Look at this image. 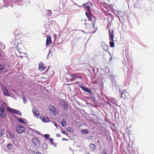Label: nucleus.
Here are the masks:
<instances>
[{
  "instance_id": "nucleus-1",
  "label": "nucleus",
  "mask_w": 154,
  "mask_h": 154,
  "mask_svg": "<svg viewBox=\"0 0 154 154\" xmlns=\"http://www.w3.org/2000/svg\"><path fill=\"white\" fill-rule=\"evenodd\" d=\"M90 4H91L87 3L83 5V6H85V7L87 10V12H85V14L88 20L85 24L86 28L89 29L91 33H94L97 30V28L94 27L96 20L90 11Z\"/></svg>"
},
{
  "instance_id": "nucleus-13",
  "label": "nucleus",
  "mask_w": 154,
  "mask_h": 154,
  "mask_svg": "<svg viewBox=\"0 0 154 154\" xmlns=\"http://www.w3.org/2000/svg\"><path fill=\"white\" fill-rule=\"evenodd\" d=\"M84 91L90 94H91L92 92L91 90L87 88H86L82 86H79Z\"/></svg>"
},
{
  "instance_id": "nucleus-25",
  "label": "nucleus",
  "mask_w": 154,
  "mask_h": 154,
  "mask_svg": "<svg viewBox=\"0 0 154 154\" xmlns=\"http://www.w3.org/2000/svg\"><path fill=\"white\" fill-rule=\"evenodd\" d=\"M83 132V133L86 134L88 133V131L87 129H85V130H82V132Z\"/></svg>"
},
{
  "instance_id": "nucleus-16",
  "label": "nucleus",
  "mask_w": 154,
  "mask_h": 154,
  "mask_svg": "<svg viewBox=\"0 0 154 154\" xmlns=\"http://www.w3.org/2000/svg\"><path fill=\"white\" fill-rule=\"evenodd\" d=\"M40 118L44 122H48L49 121V119L47 117H45L44 118H42L41 117H40Z\"/></svg>"
},
{
  "instance_id": "nucleus-7",
  "label": "nucleus",
  "mask_w": 154,
  "mask_h": 154,
  "mask_svg": "<svg viewBox=\"0 0 154 154\" xmlns=\"http://www.w3.org/2000/svg\"><path fill=\"white\" fill-rule=\"evenodd\" d=\"M32 112L34 116L35 117H38L39 116V112L35 108L32 109Z\"/></svg>"
},
{
  "instance_id": "nucleus-27",
  "label": "nucleus",
  "mask_w": 154,
  "mask_h": 154,
  "mask_svg": "<svg viewBox=\"0 0 154 154\" xmlns=\"http://www.w3.org/2000/svg\"><path fill=\"white\" fill-rule=\"evenodd\" d=\"M5 68L4 65H0V71L2 70Z\"/></svg>"
},
{
  "instance_id": "nucleus-38",
  "label": "nucleus",
  "mask_w": 154,
  "mask_h": 154,
  "mask_svg": "<svg viewBox=\"0 0 154 154\" xmlns=\"http://www.w3.org/2000/svg\"><path fill=\"white\" fill-rule=\"evenodd\" d=\"M35 154H41V153L39 152H36Z\"/></svg>"
},
{
  "instance_id": "nucleus-10",
  "label": "nucleus",
  "mask_w": 154,
  "mask_h": 154,
  "mask_svg": "<svg viewBox=\"0 0 154 154\" xmlns=\"http://www.w3.org/2000/svg\"><path fill=\"white\" fill-rule=\"evenodd\" d=\"M52 43V41L51 40V37L49 35H48L47 36L45 45H46L48 46L49 45L51 44Z\"/></svg>"
},
{
  "instance_id": "nucleus-21",
  "label": "nucleus",
  "mask_w": 154,
  "mask_h": 154,
  "mask_svg": "<svg viewBox=\"0 0 154 154\" xmlns=\"http://www.w3.org/2000/svg\"><path fill=\"white\" fill-rule=\"evenodd\" d=\"M15 35L16 36H17L20 34V31L19 30H17L14 32Z\"/></svg>"
},
{
  "instance_id": "nucleus-14",
  "label": "nucleus",
  "mask_w": 154,
  "mask_h": 154,
  "mask_svg": "<svg viewBox=\"0 0 154 154\" xmlns=\"http://www.w3.org/2000/svg\"><path fill=\"white\" fill-rule=\"evenodd\" d=\"M89 147L92 151H94L96 148V145L94 144L93 143H91L90 144Z\"/></svg>"
},
{
  "instance_id": "nucleus-18",
  "label": "nucleus",
  "mask_w": 154,
  "mask_h": 154,
  "mask_svg": "<svg viewBox=\"0 0 154 154\" xmlns=\"http://www.w3.org/2000/svg\"><path fill=\"white\" fill-rule=\"evenodd\" d=\"M128 94L126 90H124L121 93V96H128Z\"/></svg>"
},
{
  "instance_id": "nucleus-11",
  "label": "nucleus",
  "mask_w": 154,
  "mask_h": 154,
  "mask_svg": "<svg viewBox=\"0 0 154 154\" xmlns=\"http://www.w3.org/2000/svg\"><path fill=\"white\" fill-rule=\"evenodd\" d=\"M1 86L4 95L6 96H8L9 93L7 89L5 88L3 85H1Z\"/></svg>"
},
{
  "instance_id": "nucleus-23",
  "label": "nucleus",
  "mask_w": 154,
  "mask_h": 154,
  "mask_svg": "<svg viewBox=\"0 0 154 154\" xmlns=\"http://www.w3.org/2000/svg\"><path fill=\"white\" fill-rule=\"evenodd\" d=\"M113 8V5H108L107 6V9L109 10L112 9Z\"/></svg>"
},
{
  "instance_id": "nucleus-37",
  "label": "nucleus",
  "mask_w": 154,
  "mask_h": 154,
  "mask_svg": "<svg viewBox=\"0 0 154 154\" xmlns=\"http://www.w3.org/2000/svg\"><path fill=\"white\" fill-rule=\"evenodd\" d=\"M57 137H60L61 136V134H57Z\"/></svg>"
},
{
  "instance_id": "nucleus-29",
  "label": "nucleus",
  "mask_w": 154,
  "mask_h": 154,
  "mask_svg": "<svg viewBox=\"0 0 154 154\" xmlns=\"http://www.w3.org/2000/svg\"><path fill=\"white\" fill-rule=\"evenodd\" d=\"M50 141L51 144H53V141H54V139L52 138H50L49 139Z\"/></svg>"
},
{
  "instance_id": "nucleus-26",
  "label": "nucleus",
  "mask_w": 154,
  "mask_h": 154,
  "mask_svg": "<svg viewBox=\"0 0 154 154\" xmlns=\"http://www.w3.org/2000/svg\"><path fill=\"white\" fill-rule=\"evenodd\" d=\"M17 120L20 122L23 123H25L24 121L22 119L18 118Z\"/></svg>"
},
{
  "instance_id": "nucleus-40",
  "label": "nucleus",
  "mask_w": 154,
  "mask_h": 154,
  "mask_svg": "<svg viewBox=\"0 0 154 154\" xmlns=\"http://www.w3.org/2000/svg\"><path fill=\"white\" fill-rule=\"evenodd\" d=\"M54 125L57 128V125L56 123H54Z\"/></svg>"
},
{
  "instance_id": "nucleus-45",
  "label": "nucleus",
  "mask_w": 154,
  "mask_h": 154,
  "mask_svg": "<svg viewBox=\"0 0 154 154\" xmlns=\"http://www.w3.org/2000/svg\"><path fill=\"white\" fill-rule=\"evenodd\" d=\"M98 143H100V141H98Z\"/></svg>"
},
{
  "instance_id": "nucleus-12",
  "label": "nucleus",
  "mask_w": 154,
  "mask_h": 154,
  "mask_svg": "<svg viewBox=\"0 0 154 154\" xmlns=\"http://www.w3.org/2000/svg\"><path fill=\"white\" fill-rule=\"evenodd\" d=\"M113 30H110L109 31V39L111 40L112 39L114 38V34H113Z\"/></svg>"
},
{
  "instance_id": "nucleus-33",
  "label": "nucleus",
  "mask_w": 154,
  "mask_h": 154,
  "mask_svg": "<svg viewBox=\"0 0 154 154\" xmlns=\"http://www.w3.org/2000/svg\"><path fill=\"white\" fill-rule=\"evenodd\" d=\"M48 14H49V15H51V14H52V12H51V11L48 10Z\"/></svg>"
},
{
  "instance_id": "nucleus-43",
  "label": "nucleus",
  "mask_w": 154,
  "mask_h": 154,
  "mask_svg": "<svg viewBox=\"0 0 154 154\" xmlns=\"http://www.w3.org/2000/svg\"><path fill=\"white\" fill-rule=\"evenodd\" d=\"M76 83L77 84H79V82H78V81H76Z\"/></svg>"
},
{
  "instance_id": "nucleus-22",
  "label": "nucleus",
  "mask_w": 154,
  "mask_h": 154,
  "mask_svg": "<svg viewBox=\"0 0 154 154\" xmlns=\"http://www.w3.org/2000/svg\"><path fill=\"white\" fill-rule=\"evenodd\" d=\"M7 109L10 112H11L13 113H14V110H15V109H13L11 108H10V107H8L7 108Z\"/></svg>"
},
{
  "instance_id": "nucleus-2",
  "label": "nucleus",
  "mask_w": 154,
  "mask_h": 154,
  "mask_svg": "<svg viewBox=\"0 0 154 154\" xmlns=\"http://www.w3.org/2000/svg\"><path fill=\"white\" fill-rule=\"evenodd\" d=\"M16 130L19 133H22L25 131V128L22 125H18L16 127Z\"/></svg>"
},
{
  "instance_id": "nucleus-6",
  "label": "nucleus",
  "mask_w": 154,
  "mask_h": 154,
  "mask_svg": "<svg viewBox=\"0 0 154 154\" xmlns=\"http://www.w3.org/2000/svg\"><path fill=\"white\" fill-rule=\"evenodd\" d=\"M38 68L39 70L43 71L45 69L46 66L42 62H40L38 63Z\"/></svg>"
},
{
  "instance_id": "nucleus-24",
  "label": "nucleus",
  "mask_w": 154,
  "mask_h": 154,
  "mask_svg": "<svg viewBox=\"0 0 154 154\" xmlns=\"http://www.w3.org/2000/svg\"><path fill=\"white\" fill-rule=\"evenodd\" d=\"M12 147V145L11 144H9L7 146V148L8 150H11Z\"/></svg>"
},
{
  "instance_id": "nucleus-19",
  "label": "nucleus",
  "mask_w": 154,
  "mask_h": 154,
  "mask_svg": "<svg viewBox=\"0 0 154 154\" xmlns=\"http://www.w3.org/2000/svg\"><path fill=\"white\" fill-rule=\"evenodd\" d=\"M103 49L106 51H107L109 48V46L105 44L103 45Z\"/></svg>"
},
{
  "instance_id": "nucleus-31",
  "label": "nucleus",
  "mask_w": 154,
  "mask_h": 154,
  "mask_svg": "<svg viewBox=\"0 0 154 154\" xmlns=\"http://www.w3.org/2000/svg\"><path fill=\"white\" fill-rule=\"evenodd\" d=\"M44 136L46 139H48L49 138V135L48 134H46L44 135Z\"/></svg>"
},
{
  "instance_id": "nucleus-42",
  "label": "nucleus",
  "mask_w": 154,
  "mask_h": 154,
  "mask_svg": "<svg viewBox=\"0 0 154 154\" xmlns=\"http://www.w3.org/2000/svg\"><path fill=\"white\" fill-rule=\"evenodd\" d=\"M14 135L12 134V136H11V137H14Z\"/></svg>"
},
{
  "instance_id": "nucleus-9",
  "label": "nucleus",
  "mask_w": 154,
  "mask_h": 154,
  "mask_svg": "<svg viewBox=\"0 0 154 154\" xmlns=\"http://www.w3.org/2000/svg\"><path fill=\"white\" fill-rule=\"evenodd\" d=\"M71 78L69 79V80L72 82V81L74 80L75 79L77 78H79L80 79H82V77L81 76H78L77 75V74H73L71 75Z\"/></svg>"
},
{
  "instance_id": "nucleus-28",
  "label": "nucleus",
  "mask_w": 154,
  "mask_h": 154,
  "mask_svg": "<svg viewBox=\"0 0 154 154\" xmlns=\"http://www.w3.org/2000/svg\"><path fill=\"white\" fill-rule=\"evenodd\" d=\"M42 146L43 148H44V147H45V148H46V147H47V145L45 143H43L42 145Z\"/></svg>"
},
{
  "instance_id": "nucleus-3",
  "label": "nucleus",
  "mask_w": 154,
  "mask_h": 154,
  "mask_svg": "<svg viewBox=\"0 0 154 154\" xmlns=\"http://www.w3.org/2000/svg\"><path fill=\"white\" fill-rule=\"evenodd\" d=\"M49 109L53 114L56 115L57 114L55 108L52 105H51L49 106Z\"/></svg>"
},
{
  "instance_id": "nucleus-44",
  "label": "nucleus",
  "mask_w": 154,
  "mask_h": 154,
  "mask_svg": "<svg viewBox=\"0 0 154 154\" xmlns=\"http://www.w3.org/2000/svg\"><path fill=\"white\" fill-rule=\"evenodd\" d=\"M86 154H90V153H86Z\"/></svg>"
},
{
  "instance_id": "nucleus-17",
  "label": "nucleus",
  "mask_w": 154,
  "mask_h": 154,
  "mask_svg": "<svg viewBox=\"0 0 154 154\" xmlns=\"http://www.w3.org/2000/svg\"><path fill=\"white\" fill-rule=\"evenodd\" d=\"M61 125L62 127H65L66 125V120L65 119H63L61 121Z\"/></svg>"
},
{
  "instance_id": "nucleus-30",
  "label": "nucleus",
  "mask_w": 154,
  "mask_h": 154,
  "mask_svg": "<svg viewBox=\"0 0 154 154\" xmlns=\"http://www.w3.org/2000/svg\"><path fill=\"white\" fill-rule=\"evenodd\" d=\"M62 133V134H65V135H68V134L67 133H66L65 131L62 130L61 131Z\"/></svg>"
},
{
  "instance_id": "nucleus-8",
  "label": "nucleus",
  "mask_w": 154,
  "mask_h": 154,
  "mask_svg": "<svg viewBox=\"0 0 154 154\" xmlns=\"http://www.w3.org/2000/svg\"><path fill=\"white\" fill-rule=\"evenodd\" d=\"M0 116L2 117H3L5 116L6 114L5 113V109L4 107H0Z\"/></svg>"
},
{
  "instance_id": "nucleus-41",
  "label": "nucleus",
  "mask_w": 154,
  "mask_h": 154,
  "mask_svg": "<svg viewBox=\"0 0 154 154\" xmlns=\"http://www.w3.org/2000/svg\"><path fill=\"white\" fill-rule=\"evenodd\" d=\"M71 128H67V130L68 131H69L70 130V129Z\"/></svg>"
},
{
  "instance_id": "nucleus-4",
  "label": "nucleus",
  "mask_w": 154,
  "mask_h": 154,
  "mask_svg": "<svg viewBox=\"0 0 154 154\" xmlns=\"http://www.w3.org/2000/svg\"><path fill=\"white\" fill-rule=\"evenodd\" d=\"M32 141L33 144L35 146H39L40 142L38 139L36 138H33L32 139Z\"/></svg>"
},
{
  "instance_id": "nucleus-34",
  "label": "nucleus",
  "mask_w": 154,
  "mask_h": 154,
  "mask_svg": "<svg viewBox=\"0 0 154 154\" xmlns=\"http://www.w3.org/2000/svg\"><path fill=\"white\" fill-rule=\"evenodd\" d=\"M102 154H107V153L106 152V150L105 149L103 150Z\"/></svg>"
},
{
  "instance_id": "nucleus-36",
  "label": "nucleus",
  "mask_w": 154,
  "mask_h": 154,
  "mask_svg": "<svg viewBox=\"0 0 154 154\" xmlns=\"http://www.w3.org/2000/svg\"><path fill=\"white\" fill-rule=\"evenodd\" d=\"M62 141H64V140L68 141V139H65V138H63L62 139Z\"/></svg>"
},
{
  "instance_id": "nucleus-20",
  "label": "nucleus",
  "mask_w": 154,
  "mask_h": 154,
  "mask_svg": "<svg viewBox=\"0 0 154 154\" xmlns=\"http://www.w3.org/2000/svg\"><path fill=\"white\" fill-rule=\"evenodd\" d=\"M14 113L16 114H17L19 116H21L22 115V113L20 112L19 110H17L15 109L14 110Z\"/></svg>"
},
{
  "instance_id": "nucleus-32",
  "label": "nucleus",
  "mask_w": 154,
  "mask_h": 154,
  "mask_svg": "<svg viewBox=\"0 0 154 154\" xmlns=\"http://www.w3.org/2000/svg\"><path fill=\"white\" fill-rule=\"evenodd\" d=\"M23 102L24 103H26V99L25 98V97H23Z\"/></svg>"
},
{
  "instance_id": "nucleus-39",
  "label": "nucleus",
  "mask_w": 154,
  "mask_h": 154,
  "mask_svg": "<svg viewBox=\"0 0 154 154\" xmlns=\"http://www.w3.org/2000/svg\"><path fill=\"white\" fill-rule=\"evenodd\" d=\"M119 14H122V16H123L124 15V14L123 13H122V12H120V13H119Z\"/></svg>"
},
{
  "instance_id": "nucleus-15",
  "label": "nucleus",
  "mask_w": 154,
  "mask_h": 154,
  "mask_svg": "<svg viewBox=\"0 0 154 154\" xmlns=\"http://www.w3.org/2000/svg\"><path fill=\"white\" fill-rule=\"evenodd\" d=\"M110 41L109 42V45L111 47L113 48L114 47L115 44L114 42V40L113 39L111 40V39H109Z\"/></svg>"
},
{
  "instance_id": "nucleus-35",
  "label": "nucleus",
  "mask_w": 154,
  "mask_h": 154,
  "mask_svg": "<svg viewBox=\"0 0 154 154\" xmlns=\"http://www.w3.org/2000/svg\"><path fill=\"white\" fill-rule=\"evenodd\" d=\"M56 35H57L56 34H54V39L55 41H56Z\"/></svg>"
},
{
  "instance_id": "nucleus-5",
  "label": "nucleus",
  "mask_w": 154,
  "mask_h": 154,
  "mask_svg": "<svg viewBox=\"0 0 154 154\" xmlns=\"http://www.w3.org/2000/svg\"><path fill=\"white\" fill-rule=\"evenodd\" d=\"M60 104L62 108L64 109H66L68 108V105L66 102L63 101H60Z\"/></svg>"
}]
</instances>
